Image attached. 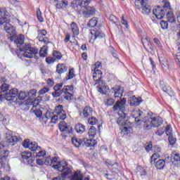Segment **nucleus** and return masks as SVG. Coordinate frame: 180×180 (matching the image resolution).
I'll use <instances>...</instances> for the list:
<instances>
[{"mask_svg": "<svg viewBox=\"0 0 180 180\" xmlns=\"http://www.w3.org/2000/svg\"><path fill=\"white\" fill-rule=\"evenodd\" d=\"M0 122H2V123H5L6 124L9 123V116L4 115V114H2V117L1 119H0Z\"/></svg>", "mask_w": 180, "mask_h": 180, "instance_id": "8fccbe9b", "label": "nucleus"}, {"mask_svg": "<svg viewBox=\"0 0 180 180\" xmlns=\"http://www.w3.org/2000/svg\"><path fill=\"white\" fill-rule=\"evenodd\" d=\"M152 115L153 112H148L146 115V113L140 110L134 112L135 122H136V123H145L143 125L145 130H151V127H160L163 123L161 117H151Z\"/></svg>", "mask_w": 180, "mask_h": 180, "instance_id": "f257e3e1", "label": "nucleus"}, {"mask_svg": "<svg viewBox=\"0 0 180 180\" xmlns=\"http://www.w3.org/2000/svg\"><path fill=\"white\" fill-rule=\"evenodd\" d=\"M37 54H39V51L35 48H30V49H27L23 53V57H25V58H35V60H37L39 58Z\"/></svg>", "mask_w": 180, "mask_h": 180, "instance_id": "9d476101", "label": "nucleus"}, {"mask_svg": "<svg viewBox=\"0 0 180 180\" xmlns=\"http://www.w3.org/2000/svg\"><path fill=\"white\" fill-rule=\"evenodd\" d=\"M104 103L106 106H113L115 104V99L107 96L104 99Z\"/></svg>", "mask_w": 180, "mask_h": 180, "instance_id": "72a5a7b5", "label": "nucleus"}, {"mask_svg": "<svg viewBox=\"0 0 180 180\" xmlns=\"http://www.w3.org/2000/svg\"><path fill=\"white\" fill-rule=\"evenodd\" d=\"M84 139H78L77 137H73L72 138V143L73 144V146H76V147H81L82 146H84Z\"/></svg>", "mask_w": 180, "mask_h": 180, "instance_id": "bb28decb", "label": "nucleus"}, {"mask_svg": "<svg viewBox=\"0 0 180 180\" xmlns=\"http://www.w3.org/2000/svg\"><path fill=\"white\" fill-rule=\"evenodd\" d=\"M21 157L23 160H27V162L28 164H32V162L34 161L33 158H32V153L30 152L24 151L21 153Z\"/></svg>", "mask_w": 180, "mask_h": 180, "instance_id": "4be33fe9", "label": "nucleus"}, {"mask_svg": "<svg viewBox=\"0 0 180 180\" xmlns=\"http://www.w3.org/2000/svg\"><path fill=\"white\" fill-rule=\"evenodd\" d=\"M56 72H58V74H64V72H67V66L63 63L58 64L56 66Z\"/></svg>", "mask_w": 180, "mask_h": 180, "instance_id": "a878e982", "label": "nucleus"}, {"mask_svg": "<svg viewBox=\"0 0 180 180\" xmlns=\"http://www.w3.org/2000/svg\"><path fill=\"white\" fill-rule=\"evenodd\" d=\"M89 4H91V0H74L72 6V8H78V6H80L81 8H86Z\"/></svg>", "mask_w": 180, "mask_h": 180, "instance_id": "4468645a", "label": "nucleus"}, {"mask_svg": "<svg viewBox=\"0 0 180 180\" xmlns=\"http://www.w3.org/2000/svg\"><path fill=\"white\" fill-rule=\"evenodd\" d=\"M41 101H43V98L41 96H38L35 98L34 102H37L35 103L37 107L39 106V103H40Z\"/></svg>", "mask_w": 180, "mask_h": 180, "instance_id": "e2e57ef3", "label": "nucleus"}, {"mask_svg": "<svg viewBox=\"0 0 180 180\" xmlns=\"http://www.w3.org/2000/svg\"><path fill=\"white\" fill-rule=\"evenodd\" d=\"M75 77V75L74 74V69H70L69 70V73L65 77L66 81H68L69 79H72Z\"/></svg>", "mask_w": 180, "mask_h": 180, "instance_id": "a18cd8bd", "label": "nucleus"}, {"mask_svg": "<svg viewBox=\"0 0 180 180\" xmlns=\"http://www.w3.org/2000/svg\"><path fill=\"white\" fill-rule=\"evenodd\" d=\"M11 41H14L18 47H22V45L25 43V36L22 34H15V38L11 39Z\"/></svg>", "mask_w": 180, "mask_h": 180, "instance_id": "aec40b11", "label": "nucleus"}, {"mask_svg": "<svg viewBox=\"0 0 180 180\" xmlns=\"http://www.w3.org/2000/svg\"><path fill=\"white\" fill-rule=\"evenodd\" d=\"M155 168L157 169H162L165 167V162H164V159H160L158 160L155 165Z\"/></svg>", "mask_w": 180, "mask_h": 180, "instance_id": "7c9ffc66", "label": "nucleus"}, {"mask_svg": "<svg viewBox=\"0 0 180 180\" xmlns=\"http://www.w3.org/2000/svg\"><path fill=\"white\" fill-rule=\"evenodd\" d=\"M22 146L25 148H29L31 151H39L38 153H35V157L37 158L44 157L46 155V152L40 150L41 148L39 146L37 143L30 142V139H25Z\"/></svg>", "mask_w": 180, "mask_h": 180, "instance_id": "39448f33", "label": "nucleus"}, {"mask_svg": "<svg viewBox=\"0 0 180 180\" xmlns=\"http://www.w3.org/2000/svg\"><path fill=\"white\" fill-rule=\"evenodd\" d=\"M91 34H94L95 39H103V37H105V34L102 32L101 29L94 30L93 31H91Z\"/></svg>", "mask_w": 180, "mask_h": 180, "instance_id": "b1692460", "label": "nucleus"}, {"mask_svg": "<svg viewBox=\"0 0 180 180\" xmlns=\"http://www.w3.org/2000/svg\"><path fill=\"white\" fill-rule=\"evenodd\" d=\"M44 162V165H51L52 162H51V158L48 157L45 159Z\"/></svg>", "mask_w": 180, "mask_h": 180, "instance_id": "0e129e2a", "label": "nucleus"}, {"mask_svg": "<svg viewBox=\"0 0 180 180\" xmlns=\"http://www.w3.org/2000/svg\"><path fill=\"white\" fill-rule=\"evenodd\" d=\"M160 26L164 30H165V29H168V22L162 20L160 22Z\"/></svg>", "mask_w": 180, "mask_h": 180, "instance_id": "5fc2aeb1", "label": "nucleus"}, {"mask_svg": "<svg viewBox=\"0 0 180 180\" xmlns=\"http://www.w3.org/2000/svg\"><path fill=\"white\" fill-rule=\"evenodd\" d=\"M111 94L114 95V98L120 99L123 96L124 89L121 86H115L111 89Z\"/></svg>", "mask_w": 180, "mask_h": 180, "instance_id": "ddd939ff", "label": "nucleus"}, {"mask_svg": "<svg viewBox=\"0 0 180 180\" xmlns=\"http://www.w3.org/2000/svg\"><path fill=\"white\" fill-rule=\"evenodd\" d=\"M131 106H139L140 105L139 100L136 98V96H133L129 100Z\"/></svg>", "mask_w": 180, "mask_h": 180, "instance_id": "c9c22d12", "label": "nucleus"}, {"mask_svg": "<svg viewBox=\"0 0 180 180\" xmlns=\"http://www.w3.org/2000/svg\"><path fill=\"white\" fill-rule=\"evenodd\" d=\"M63 85H64L63 83H60L56 84L54 87L53 89L55 91L52 93V95L54 98H58V96H61L63 94H64V91L61 90V88H63Z\"/></svg>", "mask_w": 180, "mask_h": 180, "instance_id": "f3484780", "label": "nucleus"}, {"mask_svg": "<svg viewBox=\"0 0 180 180\" xmlns=\"http://www.w3.org/2000/svg\"><path fill=\"white\" fill-rule=\"evenodd\" d=\"M93 79L94 85H98L97 88L100 94H102V95H106V94L109 92V86H108L106 82L102 79V71L99 70H94L93 73Z\"/></svg>", "mask_w": 180, "mask_h": 180, "instance_id": "20e7f679", "label": "nucleus"}, {"mask_svg": "<svg viewBox=\"0 0 180 180\" xmlns=\"http://www.w3.org/2000/svg\"><path fill=\"white\" fill-rule=\"evenodd\" d=\"M58 127L60 131L63 133L64 139H65L68 134H72V127L67 124L65 122L61 121L59 123Z\"/></svg>", "mask_w": 180, "mask_h": 180, "instance_id": "6e6552de", "label": "nucleus"}, {"mask_svg": "<svg viewBox=\"0 0 180 180\" xmlns=\"http://www.w3.org/2000/svg\"><path fill=\"white\" fill-rule=\"evenodd\" d=\"M110 22H112V23H116V22H117V18L116 16L111 15H110Z\"/></svg>", "mask_w": 180, "mask_h": 180, "instance_id": "338daca9", "label": "nucleus"}, {"mask_svg": "<svg viewBox=\"0 0 180 180\" xmlns=\"http://www.w3.org/2000/svg\"><path fill=\"white\" fill-rule=\"evenodd\" d=\"M21 106H25V109L28 110V109L30 108V106H32V108H37L36 105V102L33 101V98H28L25 101H24L20 105Z\"/></svg>", "mask_w": 180, "mask_h": 180, "instance_id": "412c9836", "label": "nucleus"}, {"mask_svg": "<svg viewBox=\"0 0 180 180\" xmlns=\"http://www.w3.org/2000/svg\"><path fill=\"white\" fill-rule=\"evenodd\" d=\"M37 93V90L31 89L29 91H27V96H29L30 99H33L36 98V94Z\"/></svg>", "mask_w": 180, "mask_h": 180, "instance_id": "4c0bfd02", "label": "nucleus"}, {"mask_svg": "<svg viewBox=\"0 0 180 180\" xmlns=\"http://www.w3.org/2000/svg\"><path fill=\"white\" fill-rule=\"evenodd\" d=\"M168 141L170 146H175V143H176V138H175L174 135H172L168 136Z\"/></svg>", "mask_w": 180, "mask_h": 180, "instance_id": "49530a36", "label": "nucleus"}, {"mask_svg": "<svg viewBox=\"0 0 180 180\" xmlns=\"http://www.w3.org/2000/svg\"><path fill=\"white\" fill-rule=\"evenodd\" d=\"M174 60H175L176 63H177L179 67H180V53H178L176 54V56L174 57Z\"/></svg>", "mask_w": 180, "mask_h": 180, "instance_id": "052dcab7", "label": "nucleus"}, {"mask_svg": "<svg viewBox=\"0 0 180 180\" xmlns=\"http://www.w3.org/2000/svg\"><path fill=\"white\" fill-rule=\"evenodd\" d=\"M98 25V18L94 17L89 20L87 25L89 27H95Z\"/></svg>", "mask_w": 180, "mask_h": 180, "instance_id": "2f4dec72", "label": "nucleus"}, {"mask_svg": "<svg viewBox=\"0 0 180 180\" xmlns=\"http://www.w3.org/2000/svg\"><path fill=\"white\" fill-rule=\"evenodd\" d=\"M75 130L79 134H82V133L85 132V126L81 123H78L75 125Z\"/></svg>", "mask_w": 180, "mask_h": 180, "instance_id": "c85d7f7f", "label": "nucleus"}, {"mask_svg": "<svg viewBox=\"0 0 180 180\" xmlns=\"http://www.w3.org/2000/svg\"><path fill=\"white\" fill-rule=\"evenodd\" d=\"M47 92H49V88L44 87L39 90V95H44V94H47Z\"/></svg>", "mask_w": 180, "mask_h": 180, "instance_id": "13d9d810", "label": "nucleus"}, {"mask_svg": "<svg viewBox=\"0 0 180 180\" xmlns=\"http://www.w3.org/2000/svg\"><path fill=\"white\" fill-rule=\"evenodd\" d=\"M8 155L9 151L5 149V146L2 145V146L0 147V165L4 164V160H6Z\"/></svg>", "mask_w": 180, "mask_h": 180, "instance_id": "a211bd4d", "label": "nucleus"}, {"mask_svg": "<svg viewBox=\"0 0 180 180\" xmlns=\"http://www.w3.org/2000/svg\"><path fill=\"white\" fill-rule=\"evenodd\" d=\"M92 112L94 110L89 105H86L83 110V116L84 117H89V116H92Z\"/></svg>", "mask_w": 180, "mask_h": 180, "instance_id": "393cba45", "label": "nucleus"}, {"mask_svg": "<svg viewBox=\"0 0 180 180\" xmlns=\"http://www.w3.org/2000/svg\"><path fill=\"white\" fill-rule=\"evenodd\" d=\"M62 92L65 94L64 98L66 99V101H72L74 99V95L72 94H70V92L67 91V89H63Z\"/></svg>", "mask_w": 180, "mask_h": 180, "instance_id": "c756f323", "label": "nucleus"}, {"mask_svg": "<svg viewBox=\"0 0 180 180\" xmlns=\"http://www.w3.org/2000/svg\"><path fill=\"white\" fill-rule=\"evenodd\" d=\"M55 113L60 117V120H65L67 119V113H65L64 107L62 105H58L55 108Z\"/></svg>", "mask_w": 180, "mask_h": 180, "instance_id": "f8f14e48", "label": "nucleus"}, {"mask_svg": "<svg viewBox=\"0 0 180 180\" xmlns=\"http://www.w3.org/2000/svg\"><path fill=\"white\" fill-rule=\"evenodd\" d=\"M172 156L173 157L174 161L178 162L180 161V155L178 153H172Z\"/></svg>", "mask_w": 180, "mask_h": 180, "instance_id": "680f3d73", "label": "nucleus"}, {"mask_svg": "<svg viewBox=\"0 0 180 180\" xmlns=\"http://www.w3.org/2000/svg\"><path fill=\"white\" fill-rule=\"evenodd\" d=\"M88 123H89V124H91V126H94V125H95L96 123H98V120H96L94 117H91L88 119Z\"/></svg>", "mask_w": 180, "mask_h": 180, "instance_id": "3c124183", "label": "nucleus"}, {"mask_svg": "<svg viewBox=\"0 0 180 180\" xmlns=\"http://www.w3.org/2000/svg\"><path fill=\"white\" fill-rule=\"evenodd\" d=\"M126 98H122L117 101L112 107V110L114 112H118V119L117 120V123L119 126H127L129 124V117L126 114Z\"/></svg>", "mask_w": 180, "mask_h": 180, "instance_id": "f03ea898", "label": "nucleus"}, {"mask_svg": "<svg viewBox=\"0 0 180 180\" xmlns=\"http://www.w3.org/2000/svg\"><path fill=\"white\" fill-rule=\"evenodd\" d=\"M31 112H33V113H34V115L37 116V117H41V116L43 115V112L40 109L34 110V108H32Z\"/></svg>", "mask_w": 180, "mask_h": 180, "instance_id": "79ce46f5", "label": "nucleus"}, {"mask_svg": "<svg viewBox=\"0 0 180 180\" xmlns=\"http://www.w3.org/2000/svg\"><path fill=\"white\" fill-rule=\"evenodd\" d=\"M9 20H10V18L8 16V20L4 22L5 23V25H4V30L6 32V33H8L11 36V40H15V39H16V31L15 30L13 25L9 23Z\"/></svg>", "mask_w": 180, "mask_h": 180, "instance_id": "1a4fd4ad", "label": "nucleus"}, {"mask_svg": "<svg viewBox=\"0 0 180 180\" xmlns=\"http://www.w3.org/2000/svg\"><path fill=\"white\" fill-rule=\"evenodd\" d=\"M18 94L19 91H18V89H12L9 90V91L7 94H6V100L8 101H14L15 98L18 96Z\"/></svg>", "mask_w": 180, "mask_h": 180, "instance_id": "dca6fc26", "label": "nucleus"}, {"mask_svg": "<svg viewBox=\"0 0 180 180\" xmlns=\"http://www.w3.org/2000/svg\"><path fill=\"white\" fill-rule=\"evenodd\" d=\"M169 9V4L166 3L162 7L158 6L155 8L153 9V15L157 18V19H162L165 16L167 11Z\"/></svg>", "mask_w": 180, "mask_h": 180, "instance_id": "0eeeda50", "label": "nucleus"}, {"mask_svg": "<svg viewBox=\"0 0 180 180\" xmlns=\"http://www.w3.org/2000/svg\"><path fill=\"white\" fill-rule=\"evenodd\" d=\"M167 18L168 19V22L170 23H174L175 22V17L174 16V14L172 13V11L167 10Z\"/></svg>", "mask_w": 180, "mask_h": 180, "instance_id": "473e14b6", "label": "nucleus"}, {"mask_svg": "<svg viewBox=\"0 0 180 180\" xmlns=\"http://www.w3.org/2000/svg\"><path fill=\"white\" fill-rule=\"evenodd\" d=\"M47 34V31L46 30H38V37L37 39L41 41L44 39V37Z\"/></svg>", "mask_w": 180, "mask_h": 180, "instance_id": "f704fd0d", "label": "nucleus"}, {"mask_svg": "<svg viewBox=\"0 0 180 180\" xmlns=\"http://www.w3.org/2000/svg\"><path fill=\"white\" fill-rule=\"evenodd\" d=\"M88 134L89 139H94V137H95V135L96 134V128H95V127H91L89 129Z\"/></svg>", "mask_w": 180, "mask_h": 180, "instance_id": "e433bc0d", "label": "nucleus"}, {"mask_svg": "<svg viewBox=\"0 0 180 180\" xmlns=\"http://www.w3.org/2000/svg\"><path fill=\"white\" fill-rule=\"evenodd\" d=\"M30 49H33L30 44H23L22 46H20V51H27V50H30Z\"/></svg>", "mask_w": 180, "mask_h": 180, "instance_id": "58836bf2", "label": "nucleus"}, {"mask_svg": "<svg viewBox=\"0 0 180 180\" xmlns=\"http://www.w3.org/2000/svg\"><path fill=\"white\" fill-rule=\"evenodd\" d=\"M95 13H96V9H95L94 7L88 6L83 11V16L84 18H88L95 15Z\"/></svg>", "mask_w": 180, "mask_h": 180, "instance_id": "6ab92c4d", "label": "nucleus"}, {"mask_svg": "<svg viewBox=\"0 0 180 180\" xmlns=\"http://www.w3.org/2000/svg\"><path fill=\"white\" fill-rule=\"evenodd\" d=\"M164 133H165V127H160L158 129V131H156V134L157 136H162V134H164Z\"/></svg>", "mask_w": 180, "mask_h": 180, "instance_id": "864d4df0", "label": "nucleus"}, {"mask_svg": "<svg viewBox=\"0 0 180 180\" xmlns=\"http://www.w3.org/2000/svg\"><path fill=\"white\" fill-rule=\"evenodd\" d=\"M70 27L73 33V36H78L79 34V29L78 28V25H77V23L72 22L70 24Z\"/></svg>", "mask_w": 180, "mask_h": 180, "instance_id": "cd10ccee", "label": "nucleus"}, {"mask_svg": "<svg viewBox=\"0 0 180 180\" xmlns=\"http://www.w3.org/2000/svg\"><path fill=\"white\" fill-rule=\"evenodd\" d=\"M89 139H83V146H85L86 147H95V146H96V141L92 139L93 138Z\"/></svg>", "mask_w": 180, "mask_h": 180, "instance_id": "5701e85b", "label": "nucleus"}, {"mask_svg": "<svg viewBox=\"0 0 180 180\" xmlns=\"http://www.w3.org/2000/svg\"><path fill=\"white\" fill-rule=\"evenodd\" d=\"M37 165H44V160L43 159H37Z\"/></svg>", "mask_w": 180, "mask_h": 180, "instance_id": "774afa93", "label": "nucleus"}, {"mask_svg": "<svg viewBox=\"0 0 180 180\" xmlns=\"http://www.w3.org/2000/svg\"><path fill=\"white\" fill-rule=\"evenodd\" d=\"M153 148V144L151 143H147L145 146V150L148 153L149 151H151Z\"/></svg>", "mask_w": 180, "mask_h": 180, "instance_id": "69168bd1", "label": "nucleus"}, {"mask_svg": "<svg viewBox=\"0 0 180 180\" xmlns=\"http://www.w3.org/2000/svg\"><path fill=\"white\" fill-rule=\"evenodd\" d=\"M26 98H27V92L20 91L18 94V99H20V101H23L24 99H26Z\"/></svg>", "mask_w": 180, "mask_h": 180, "instance_id": "c03bdc74", "label": "nucleus"}, {"mask_svg": "<svg viewBox=\"0 0 180 180\" xmlns=\"http://www.w3.org/2000/svg\"><path fill=\"white\" fill-rule=\"evenodd\" d=\"M6 138L7 139V143L10 146H15L18 141H20V137L12 136L11 131L6 132Z\"/></svg>", "mask_w": 180, "mask_h": 180, "instance_id": "9b49d317", "label": "nucleus"}, {"mask_svg": "<svg viewBox=\"0 0 180 180\" xmlns=\"http://www.w3.org/2000/svg\"><path fill=\"white\" fill-rule=\"evenodd\" d=\"M8 13L6 8H0V26L9 20V15Z\"/></svg>", "mask_w": 180, "mask_h": 180, "instance_id": "2eb2a0df", "label": "nucleus"}, {"mask_svg": "<svg viewBox=\"0 0 180 180\" xmlns=\"http://www.w3.org/2000/svg\"><path fill=\"white\" fill-rule=\"evenodd\" d=\"M37 18L39 20V22H44V19H43V17L41 16V11H40L39 8H37Z\"/></svg>", "mask_w": 180, "mask_h": 180, "instance_id": "de8ad7c7", "label": "nucleus"}, {"mask_svg": "<svg viewBox=\"0 0 180 180\" xmlns=\"http://www.w3.org/2000/svg\"><path fill=\"white\" fill-rule=\"evenodd\" d=\"M51 119L52 123H57V120H58V119L60 120V117H58V114H56L55 115H52Z\"/></svg>", "mask_w": 180, "mask_h": 180, "instance_id": "4d7b16f0", "label": "nucleus"}, {"mask_svg": "<svg viewBox=\"0 0 180 180\" xmlns=\"http://www.w3.org/2000/svg\"><path fill=\"white\" fill-rule=\"evenodd\" d=\"M40 57H47V46H44L39 51Z\"/></svg>", "mask_w": 180, "mask_h": 180, "instance_id": "ea45409f", "label": "nucleus"}, {"mask_svg": "<svg viewBox=\"0 0 180 180\" xmlns=\"http://www.w3.org/2000/svg\"><path fill=\"white\" fill-rule=\"evenodd\" d=\"M165 133L168 137L173 136L174 134H172V127L171 125H167V127H165Z\"/></svg>", "mask_w": 180, "mask_h": 180, "instance_id": "a19ab883", "label": "nucleus"}, {"mask_svg": "<svg viewBox=\"0 0 180 180\" xmlns=\"http://www.w3.org/2000/svg\"><path fill=\"white\" fill-rule=\"evenodd\" d=\"M131 2H134L135 6L138 9L141 8V12L143 15H150L151 13V7L148 5L147 0H130Z\"/></svg>", "mask_w": 180, "mask_h": 180, "instance_id": "423d86ee", "label": "nucleus"}, {"mask_svg": "<svg viewBox=\"0 0 180 180\" xmlns=\"http://www.w3.org/2000/svg\"><path fill=\"white\" fill-rule=\"evenodd\" d=\"M53 57H54L55 58H57V60H61V58L63 56H61V53H60V51H53Z\"/></svg>", "mask_w": 180, "mask_h": 180, "instance_id": "09e8293b", "label": "nucleus"}, {"mask_svg": "<svg viewBox=\"0 0 180 180\" xmlns=\"http://www.w3.org/2000/svg\"><path fill=\"white\" fill-rule=\"evenodd\" d=\"M121 23L125 26V27L127 28V26H129V24L127 22V20H126V17L124 15H122L121 18Z\"/></svg>", "mask_w": 180, "mask_h": 180, "instance_id": "6e6d98bb", "label": "nucleus"}, {"mask_svg": "<svg viewBox=\"0 0 180 180\" xmlns=\"http://www.w3.org/2000/svg\"><path fill=\"white\" fill-rule=\"evenodd\" d=\"M55 61L56 58L53 57H47L46 58V63H47V64H53V63H54Z\"/></svg>", "mask_w": 180, "mask_h": 180, "instance_id": "bf43d9fd", "label": "nucleus"}, {"mask_svg": "<svg viewBox=\"0 0 180 180\" xmlns=\"http://www.w3.org/2000/svg\"><path fill=\"white\" fill-rule=\"evenodd\" d=\"M60 6V8H65V6H68V1L67 0H63L60 3L57 4V6Z\"/></svg>", "mask_w": 180, "mask_h": 180, "instance_id": "603ef678", "label": "nucleus"}, {"mask_svg": "<svg viewBox=\"0 0 180 180\" xmlns=\"http://www.w3.org/2000/svg\"><path fill=\"white\" fill-rule=\"evenodd\" d=\"M51 162L53 165L52 168L57 169L59 172H63L61 173L62 178H68V175L72 172L67 162L64 160L59 161L58 158L55 157L51 159Z\"/></svg>", "mask_w": 180, "mask_h": 180, "instance_id": "7ed1b4c3", "label": "nucleus"}, {"mask_svg": "<svg viewBox=\"0 0 180 180\" xmlns=\"http://www.w3.org/2000/svg\"><path fill=\"white\" fill-rule=\"evenodd\" d=\"M9 90V84L4 83L1 86H0V94L2 92H6V91Z\"/></svg>", "mask_w": 180, "mask_h": 180, "instance_id": "37998d69", "label": "nucleus"}]
</instances>
